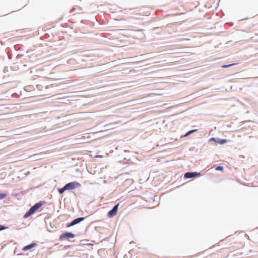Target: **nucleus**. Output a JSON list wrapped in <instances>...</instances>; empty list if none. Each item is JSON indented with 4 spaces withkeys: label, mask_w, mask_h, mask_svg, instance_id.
<instances>
[{
    "label": "nucleus",
    "mask_w": 258,
    "mask_h": 258,
    "mask_svg": "<svg viewBox=\"0 0 258 258\" xmlns=\"http://www.w3.org/2000/svg\"><path fill=\"white\" fill-rule=\"evenodd\" d=\"M42 204L41 203H38L32 207L24 215V218H27L34 214L36 211H37L41 206Z\"/></svg>",
    "instance_id": "1"
},
{
    "label": "nucleus",
    "mask_w": 258,
    "mask_h": 258,
    "mask_svg": "<svg viewBox=\"0 0 258 258\" xmlns=\"http://www.w3.org/2000/svg\"><path fill=\"white\" fill-rule=\"evenodd\" d=\"M75 234L71 232H65L61 234L59 237V240H63L64 239H69L75 237Z\"/></svg>",
    "instance_id": "2"
},
{
    "label": "nucleus",
    "mask_w": 258,
    "mask_h": 258,
    "mask_svg": "<svg viewBox=\"0 0 258 258\" xmlns=\"http://www.w3.org/2000/svg\"><path fill=\"white\" fill-rule=\"evenodd\" d=\"M118 206H119V204H117L113 208V209L111 210H110V211H109L108 212L107 216L109 218H111V217L115 216L117 214Z\"/></svg>",
    "instance_id": "3"
},
{
    "label": "nucleus",
    "mask_w": 258,
    "mask_h": 258,
    "mask_svg": "<svg viewBox=\"0 0 258 258\" xmlns=\"http://www.w3.org/2000/svg\"><path fill=\"white\" fill-rule=\"evenodd\" d=\"M65 186L67 190H71L79 187L80 184L77 182H73L67 184Z\"/></svg>",
    "instance_id": "4"
},
{
    "label": "nucleus",
    "mask_w": 258,
    "mask_h": 258,
    "mask_svg": "<svg viewBox=\"0 0 258 258\" xmlns=\"http://www.w3.org/2000/svg\"><path fill=\"white\" fill-rule=\"evenodd\" d=\"M201 175L200 173H198L197 172H187L184 174V177L186 178H189L192 177H195L196 176H200Z\"/></svg>",
    "instance_id": "5"
},
{
    "label": "nucleus",
    "mask_w": 258,
    "mask_h": 258,
    "mask_svg": "<svg viewBox=\"0 0 258 258\" xmlns=\"http://www.w3.org/2000/svg\"><path fill=\"white\" fill-rule=\"evenodd\" d=\"M84 220V217L77 218V219H75L74 220H73L71 223L68 224L67 227H70L71 226H74V225L81 222V221H83Z\"/></svg>",
    "instance_id": "6"
},
{
    "label": "nucleus",
    "mask_w": 258,
    "mask_h": 258,
    "mask_svg": "<svg viewBox=\"0 0 258 258\" xmlns=\"http://www.w3.org/2000/svg\"><path fill=\"white\" fill-rule=\"evenodd\" d=\"M37 245V243H31V244H29L28 245H27V246H25V247H24L22 249L23 251H27L33 247H34L35 246H36Z\"/></svg>",
    "instance_id": "7"
},
{
    "label": "nucleus",
    "mask_w": 258,
    "mask_h": 258,
    "mask_svg": "<svg viewBox=\"0 0 258 258\" xmlns=\"http://www.w3.org/2000/svg\"><path fill=\"white\" fill-rule=\"evenodd\" d=\"M226 142L227 141L225 139H218L217 142L220 144H223L226 143Z\"/></svg>",
    "instance_id": "8"
},
{
    "label": "nucleus",
    "mask_w": 258,
    "mask_h": 258,
    "mask_svg": "<svg viewBox=\"0 0 258 258\" xmlns=\"http://www.w3.org/2000/svg\"><path fill=\"white\" fill-rule=\"evenodd\" d=\"M66 186H64L63 187H62V188H60L59 189V192L60 194H62L65 190H67V188H66Z\"/></svg>",
    "instance_id": "9"
},
{
    "label": "nucleus",
    "mask_w": 258,
    "mask_h": 258,
    "mask_svg": "<svg viewBox=\"0 0 258 258\" xmlns=\"http://www.w3.org/2000/svg\"><path fill=\"white\" fill-rule=\"evenodd\" d=\"M215 169L216 170L222 171L223 170V167L222 166H217V167H216Z\"/></svg>",
    "instance_id": "10"
},
{
    "label": "nucleus",
    "mask_w": 258,
    "mask_h": 258,
    "mask_svg": "<svg viewBox=\"0 0 258 258\" xmlns=\"http://www.w3.org/2000/svg\"><path fill=\"white\" fill-rule=\"evenodd\" d=\"M6 197L5 194H0V199H4Z\"/></svg>",
    "instance_id": "11"
},
{
    "label": "nucleus",
    "mask_w": 258,
    "mask_h": 258,
    "mask_svg": "<svg viewBox=\"0 0 258 258\" xmlns=\"http://www.w3.org/2000/svg\"><path fill=\"white\" fill-rule=\"evenodd\" d=\"M215 141V142H217V140H216V139L214 138H212L211 139H210V141Z\"/></svg>",
    "instance_id": "12"
},
{
    "label": "nucleus",
    "mask_w": 258,
    "mask_h": 258,
    "mask_svg": "<svg viewBox=\"0 0 258 258\" xmlns=\"http://www.w3.org/2000/svg\"><path fill=\"white\" fill-rule=\"evenodd\" d=\"M5 229V227L2 225H0V231Z\"/></svg>",
    "instance_id": "13"
},
{
    "label": "nucleus",
    "mask_w": 258,
    "mask_h": 258,
    "mask_svg": "<svg viewBox=\"0 0 258 258\" xmlns=\"http://www.w3.org/2000/svg\"><path fill=\"white\" fill-rule=\"evenodd\" d=\"M96 158H102L103 157V156L102 155H96L95 156Z\"/></svg>",
    "instance_id": "14"
},
{
    "label": "nucleus",
    "mask_w": 258,
    "mask_h": 258,
    "mask_svg": "<svg viewBox=\"0 0 258 258\" xmlns=\"http://www.w3.org/2000/svg\"><path fill=\"white\" fill-rule=\"evenodd\" d=\"M196 131V130H191V131H189V132L190 133V134H191V133H192Z\"/></svg>",
    "instance_id": "15"
},
{
    "label": "nucleus",
    "mask_w": 258,
    "mask_h": 258,
    "mask_svg": "<svg viewBox=\"0 0 258 258\" xmlns=\"http://www.w3.org/2000/svg\"><path fill=\"white\" fill-rule=\"evenodd\" d=\"M190 135V133H189V132H187V133L185 135V136H185V137H186V136H188V135Z\"/></svg>",
    "instance_id": "16"
},
{
    "label": "nucleus",
    "mask_w": 258,
    "mask_h": 258,
    "mask_svg": "<svg viewBox=\"0 0 258 258\" xmlns=\"http://www.w3.org/2000/svg\"><path fill=\"white\" fill-rule=\"evenodd\" d=\"M190 135V133H189V132H187V133L185 135V136H185V137H186V136H188V135Z\"/></svg>",
    "instance_id": "17"
},
{
    "label": "nucleus",
    "mask_w": 258,
    "mask_h": 258,
    "mask_svg": "<svg viewBox=\"0 0 258 258\" xmlns=\"http://www.w3.org/2000/svg\"><path fill=\"white\" fill-rule=\"evenodd\" d=\"M229 66H226V65H224V66H222V67L223 68H226V67H229Z\"/></svg>",
    "instance_id": "18"
}]
</instances>
